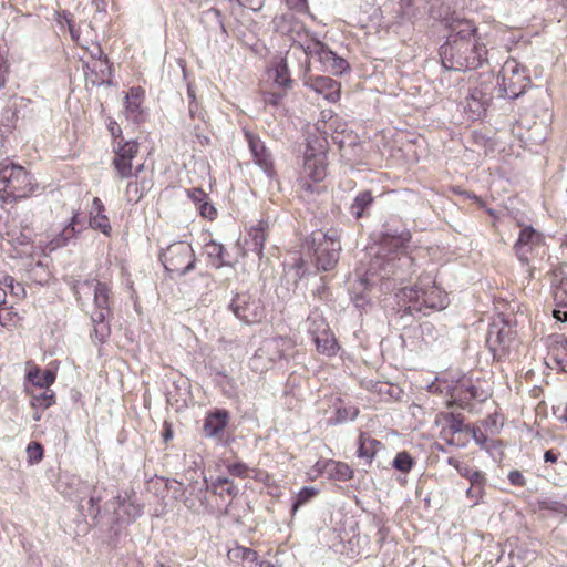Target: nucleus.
Returning a JSON list of instances; mask_svg holds the SVG:
<instances>
[{
    "mask_svg": "<svg viewBox=\"0 0 567 567\" xmlns=\"http://www.w3.org/2000/svg\"><path fill=\"white\" fill-rule=\"evenodd\" d=\"M487 49L476 33L470 20H460L451 24V34L441 47L440 56L446 70H474L486 61Z\"/></svg>",
    "mask_w": 567,
    "mask_h": 567,
    "instance_id": "1",
    "label": "nucleus"
},
{
    "mask_svg": "<svg viewBox=\"0 0 567 567\" xmlns=\"http://www.w3.org/2000/svg\"><path fill=\"white\" fill-rule=\"evenodd\" d=\"M411 239V233L406 229L402 231H391L386 230L383 234V247L382 250L389 249L391 251V256H386L377 252L375 258L372 260L369 271L372 274H379L382 279L389 278L390 276H398L399 279H402V276L405 271H409L412 268L413 259L406 251V244Z\"/></svg>",
    "mask_w": 567,
    "mask_h": 567,
    "instance_id": "2",
    "label": "nucleus"
},
{
    "mask_svg": "<svg viewBox=\"0 0 567 567\" xmlns=\"http://www.w3.org/2000/svg\"><path fill=\"white\" fill-rule=\"evenodd\" d=\"M35 184L21 165L6 158L0 162V199L6 203L24 199L32 195Z\"/></svg>",
    "mask_w": 567,
    "mask_h": 567,
    "instance_id": "3",
    "label": "nucleus"
},
{
    "mask_svg": "<svg viewBox=\"0 0 567 567\" xmlns=\"http://www.w3.org/2000/svg\"><path fill=\"white\" fill-rule=\"evenodd\" d=\"M399 298L408 303L410 313L422 312L425 309L443 310L447 306V295L433 280L426 278L420 286L405 287Z\"/></svg>",
    "mask_w": 567,
    "mask_h": 567,
    "instance_id": "4",
    "label": "nucleus"
},
{
    "mask_svg": "<svg viewBox=\"0 0 567 567\" xmlns=\"http://www.w3.org/2000/svg\"><path fill=\"white\" fill-rule=\"evenodd\" d=\"M305 247L313 251L318 269L331 270L339 260L341 250L340 231L330 229L328 231L317 230L305 240Z\"/></svg>",
    "mask_w": 567,
    "mask_h": 567,
    "instance_id": "5",
    "label": "nucleus"
},
{
    "mask_svg": "<svg viewBox=\"0 0 567 567\" xmlns=\"http://www.w3.org/2000/svg\"><path fill=\"white\" fill-rule=\"evenodd\" d=\"M73 291L78 300L93 292L96 310L91 315L92 323L107 322L106 317L110 313V288L106 284L95 279L76 281L73 285Z\"/></svg>",
    "mask_w": 567,
    "mask_h": 567,
    "instance_id": "6",
    "label": "nucleus"
},
{
    "mask_svg": "<svg viewBox=\"0 0 567 567\" xmlns=\"http://www.w3.org/2000/svg\"><path fill=\"white\" fill-rule=\"evenodd\" d=\"M303 172L315 182L322 181L327 175V140L309 135L303 156Z\"/></svg>",
    "mask_w": 567,
    "mask_h": 567,
    "instance_id": "7",
    "label": "nucleus"
},
{
    "mask_svg": "<svg viewBox=\"0 0 567 567\" xmlns=\"http://www.w3.org/2000/svg\"><path fill=\"white\" fill-rule=\"evenodd\" d=\"M498 83L502 96L517 99L525 93L530 85V79L527 71L516 60H507L498 75Z\"/></svg>",
    "mask_w": 567,
    "mask_h": 567,
    "instance_id": "8",
    "label": "nucleus"
},
{
    "mask_svg": "<svg viewBox=\"0 0 567 567\" xmlns=\"http://www.w3.org/2000/svg\"><path fill=\"white\" fill-rule=\"evenodd\" d=\"M161 260L171 274L185 275L195 266V256L190 244L176 241L167 246L161 254Z\"/></svg>",
    "mask_w": 567,
    "mask_h": 567,
    "instance_id": "9",
    "label": "nucleus"
},
{
    "mask_svg": "<svg viewBox=\"0 0 567 567\" xmlns=\"http://www.w3.org/2000/svg\"><path fill=\"white\" fill-rule=\"evenodd\" d=\"M103 508L112 513L113 523H131L143 514V506L137 502L133 491L118 493L112 501L105 502Z\"/></svg>",
    "mask_w": 567,
    "mask_h": 567,
    "instance_id": "10",
    "label": "nucleus"
},
{
    "mask_svg": "<svg viewBox=\"0 0 567 567\" xmlns=\"http://www.w3.org/2000/svg\"><path fill=\"white\" fill-rule=\"evenodd\" d=\"M71 217L68 223L62 227H58L52 230V235L47 237V240H40V246H43V252L45 255L51 254L52 251L65 247L70 245L76 237L83 227L84 224L80 220V214L72 209Z\"/></svg>",
    "mask_w": 567,
    "mask_h": 567,
    "instance_id": "11",
    "label": "nucleus"
},
{
    "mask_svg": "<svg viewBox=\"0 0 567 567\" xmlns=\"http://www.w3.org/2000/svg\"><path fill=\"white\" fill-rule=\"evenodd\" d=\"M229 309L238 320L247 324L258 323L265 318L261 300L247 292L237 293L231 299Z\"/></svg>",
    "mask_w": 567,
    "mask_h": 567,
    "instance_id": "12",
    "label": "nucleus"
},
{
    "mask_svg": "<svg viewBox=\"0 0 567 567\" xmlns=\"http://www.w3.org/2000/svg\"><path fill=\"white\" fill-rule=\"evenodd\" d=\"M306 54L310 59L318 60L323 70L336 75H341L349 69V63L341 56L337 55L324 43L315 41L307 45Z\"/></svg>",
    "mask_w": 567,
    "mask_h": 567,
    "instance_id": "13",
    "label": "nucleus"
},
{
    "mask_svg": "<svg viewBox=\"0 0 567 567\" xmlns=\"http://www.w3.org/2000/svg\"><path fill=\"white\" fill-rule=\"evenodd\" d=\"M293 350V342L288 338L276 337L267 339L256 351L251 364L254 369L260 368V361L266 359L268 362H275L279 359L290 355Z\"/></svg>",
    "mask_w": 567,
    "mask_h": 567,
    "instance_id": "14",
    "label": "nucleus"
},
{
    "mask_svg": "<svg viewBox=\"0 0 567 567\" xmlns=\"http://www.w3.org/2000/svg\"><path fill=\"white\" fill-rule=\"evenodd\" d=\"M137 153L138 143L136 141L117 142L112 162L117 177L131 178L133 176L135 167H133L132 161L137 156Z\"/></svg>",
    "mask_w": 567,
    "mask_h": 567,
    "instance_id": "15",
    "label": "nucleus"
},
{
    "mask_svg": "<svg viewBox=\"0 0 567 567\" xmlns=\"http://www.w3.org/2000/svg\"><path fill=\"white\" fill-rule=\"evenodd\" d=\"M173 483L177 485L174 488V492L176 494L182 495L186 491L189 492V494L185 496V498L183 499V503L190 512L200 513L203 511L209 509L207 498L208 485L206 484V482H193L186 489L183 488V484L181 482L174 480Z\"/></svg>",
    "mask_w": 567,
    "mask_h": 567,
    "instance_id": "16",
    "label": "nucleus"
},
{
    "mask_svg": "<svg viewBox=\"0 0 567 567\" xmlns=\"http://www.w3.org/2000/svg\"><path fill=\"white\" fill-rule=\"evenodd\" d=\"M514 341L511 328L505 324L499 327L496 323L492 324L486 338L489 350L493 352L494 358L497 359L507 354Z\"/></svg>",
    "mask_w": 567,
    "mask_h": 567,
    "instance_id": "17",
    "label": "nucleus"
},
{
    "mask_svg": "<svg viewBox=\"0 0 567 567\" xmlns=\"http://www.w3.org/2000/svg\"><path fill=\"white\" fill-rule=\"evenodd\" d=\"M547 348L546 364L567 373V339L561 334L549 336Z\"/></svg>",
    "mask_w": 567,
    "mask_h": 567,
    "instance_id": "18",
    "label": "nucleus"
},
{
    "mask_svg": "<svg viewBox=\"0 0 567 567\" xmlns=\"http://www.w3.org/2000/svg\"><path fill=\"white\" fill-rule=\"evenodd\" d=\"M144 163H140L135 166L133 176L124 192L125 199L127 203L136 204L138 203L153 187V182L151 178L145 176L140 177V174L144 171Z\"/></svg>",
    "mask_w": 567,
    "mask_h": 567,
    "instance_id": "19",
    "label": "nucleus"
},
{
    "mask_svg": "<svg viewBox=\"0 0 567 567\" xmlns=\"http://www.w3.org/2000/svg\"><path fill=\"white\" fill-rule=\"evenodd\" d=\"M246 136L256 164L265 172L268 177H274L275 169L272 156L266 148L264 142L250 133H246Z\"/></svg>",
    "mask_w": 567,
    "mask_h": 567,
    "instance_id": "20",
    "label": "nucleus"
},
{
    "mask_svg": "<svg viewBox=\"0 0 567 567\" xmlns=\"http://www.w3.org/2000/svg\"><path fill=\"white\" fill-rule=\"evenodd\" d=\"M491 101V94L482 87H473L465 97L464 111L472 121L480 118L486 111Z\"/></svg>",
    "mask_w": 567,
    "mask_h": 567,
    "instance_id": "21",
    "label": "nucleus"
},
{
    "mask_svg": "<svg viewBox=\"0 0 567 567\" xmlns=\"http://www.w3.org/2000/svg\"><path fill=\"white\" fill-rule=\"evenodd\" d=\"M332 141L338 144L341 156L347 161L352 162L359 155L361 146L358 136L352 131H348L346 126L332 133Z\"/></svg>",
    "mask_w": 567,
    "mask_h": 567,
    "instance_id": "22",
    "label": "nucleus"
},
{
    "mask_svg": "<svg viewBox=\"0 0 567 567\" xmlns=\"http://www.w3.org/2000/svg\"><path fill=\"white\" fill-rule=\"evenodd\" d=\"M543 240L542 234L537 233L533 227L527 226L524 227L520 233L519 237L515 244V250L516 255L519 258V260L523 264L528 262V254L532 252V250L540 245Z\"/></svg>",
    "mask_w": 567,
    "mask_h": 567,
    "instance_id": "23",
    "label": "nucleus"
},
{
    "mask_svg": "<svg viewBox=\"0 0 567 567\" xmlns=\"http://www.w3.org/2000/svg\"><path fill=\"white\" fill-rule=\"evenodd\" d=\"M305 85L322 94L329 102H337L340 97V83L330 76H309Z\"/></svg>",
    "mask_w": 567,
    "mask_h": 567,
    "instance_id": "24",
    "label": "nucleus"
},
{
    "mask_svg": "<svg viewBox=\"0 0 567 567\" xmlns=\"http://www.w3.org/2000/svg\"><path fill=\"white\" fill-rule=\"evenodd\" d=\"M103 486L90 485L86 482L79 481V488L75 492V498L81 503L84 496L89 494V514L96 518L101 514V506L99 505L103 498Z\"/></svg>",
    "mask_w": 567,
    "mask_h": 567,
    "instance_id": "25",
    "label": "nucleus"
},
{
    "mask_svg": "<svg viewBox=\"0 0 567 567\" xmlns=\"http://www.w3.org/2000/svg\"><path fill=\"white\" fill-rule=\"evenodd\" d=\"M144 92L140 87H133L125 97V114L133 122H141L144 118L142 102Z\"/></svg>",
    "mask_w": 567,
    "mask_h": 567,
    "instance_id": "26",
    "label": "nucleus"
},
{
    "mask_svg": "<svg viewBox=\"0 0 567 567\" xmlns=\"http://www.w3.org/2000/svg\"><path fill=\"white\" fill-rule=\"evenodd\" d=\"M228 423V412L218 410L210 413L204 424V433L208 437H214L224 431Z\"/></svg>",
    "mask_w": 567,
    "mask_h": 567,
    "instance_id": "27",
    "label": "nucleus"
},
{
    "mask_svg": "<svg viewBox=\"0 0 567 567\" xmlns=\"http://www.w3.org/2000/svg\"><path fill=\"white\" fill-rule=\"evenodd\" d=\"M312 340L316 343L318 352L321 354L332 357L339 351V344L330 329L312 338Z\"/></svg>",
    "mask_w": 567,
    "mask_h": 567,
    "instance_id": "28",
    "label": "nucleus"
},
{
    "mask_svg": "<svg viewBox=\"0 0 567 567\" xmlns=\"http://www.w3.org/2000/svg\"><path fill=\"white\" fill-rule=\"evenodd\" d=\"M266 241V233L265 228L259 225L257 227L250 228L248 233V238L245 240V250L255 252L258 256H261L264 245Z\"/></svg>",
    "mask_w": 567,
    "mask_h": 567,
    "instance_id": "29",
    "label": "nucleus"
},
{
    "mask_svg": "<svg viewBox=\"0 0 567 567\" xmlns=\"http://www.w3.org/2000/svg\"><path fill=\"white\" fill-rule=\"evenodd\" d=\"M324 467L326 472L333 480L347 482L353 477V470L347 463L330 460L326 463Z\"/></svg>",
    "mask_w": 567,
    "mask_h": 567,
    "instance_id": "30",
    "label": "nucleus"
},
{
    "mask_svg": "<svg viewBox=\"0 0 567 567\" xmlns=\"http://www.w3.org/2000/svg\"><path fill=\"white\" fill-rule=\"evenodd\" d=\"M381 447V442L371 436L361 433L359 436L358 457L371 462L377 451Z\"/></svg>",
    "mask_w": 567,
    "mask_h": 567,
    "instance_id": "31",
    "label": "nucleus"
},
{
    "mask_svg": "<svg viewBox=\"0 0 567 567\" xmlns=\"http://www.w3.org/2000/svg\"><path fill=\"white\" fill-rule=\"evenodd\" d=\"M99 59H96L92 64V72L96 74V80H93L94 84H102L104 82H109V78L111 75V65L106 55L103 54L101 49H97Z\"/></svg>",
    "mask_w": 567,
    "mask_h": 567,
    "instance_id": "32",
    "label": "nucleus"
},
{
    "mask_svg": "<svg viewBox=\"0 0 567 567\" xmlns=\"http://www.w3.org/2000/svg\"><path fill=\"white\" fill-rule=\"evenodd\" d=\"M373 196L370 190L360 192L353 199L350 206V213L353 217L361 218L364 216L365 210L372 205Z\"/></svg>",
    "mask_w": 567,
    "mask_h": 567,
    "instance_id": "33",
    "label": "nucleus"
},
{
    "mask_svg": "<svg viewBox=\"0 0 567 567\" xmlns=\"http://www.w3.org/2000/svg\"><path fill=\"white\" fill-rule=\"evenodd\" d=\"M306 324L307 331L312 338L317 337L318 334H322L324 331L330 329L326 319L317 310L309 315Z\"/></svg>",
    "mask_w": 567,
    "mask_h": 567,
    "instance_id": "34",
    "label": "nucleus"
},
{
    "mask_svg": "<svg viewBox=\"0 0 567 567\" xmlns=\"http://www.w3.org/2000/svg\"><path fill=\"white\" fill-rule=\"evenodd\" d=\"M28 379L33 385L40 389H48L55 380V374L52 371L45 370L41 372L38 368L28 372Z\"/></svg>",
    "mask_w": 567,
    "mask_h": 567,
    "instance_id": "35",
    "label": "nucleus"
},
{
    "mask_svg": "<svg viewBox=\"0 0 567 567\" xmlns=\"http://www.w3.org/2000/svg\"><path fill=\"white\" fill-rule=\"evenodd\" d=\"M358 415H359V409L353 405L338 406L336 409L334 416L328 419L327 422L329 425H337V424L344 423L347 421H353V420H355V417Z\"/></svg>",
    "mask_w": 567,
    "mask_h": 567,
    "instance_id": "36",
    "label": "nucleus"
},
{
    "mask_svg": "<svg viewBox=\"0 0 567 567\" xmlns=\"http://www.w3.org/2000/svg\"><path fill=\"white\" fill-rule=\"evenodd\" d=\"M204 249L214 267L220 268L226 264L224 259L225 248L223 245L209 241L205 245Z\"/></svg>",
    "mask_w": 567,
    "mask_h": 567,
    "instance_id": "37",
    "label": "nucleus"
},
{
    "mask_svg": "<svg viewBox=\"0 0 567 567\" xmlns=\"http://www.w3.org/2000/svg\"><path fill=\"white\" fill-rule=\"evenodd\" d=\"M21 320L22 317L13 306L0 308V326L9 329L14 328Z\"/></svg>",
    "mask_w": 567,
    "mask_h": 567,
    "instance_id": "38",
    "label": "nucleus"
},
{
    "mask_svg": "<svg viewBox=\"0 0 567 567\" xmlns=\"http://www.w3.org/2000/svg\"><path fill=\"white\" fill-rule=\"evenodd\" d=\"M275 83L281 87H289L291 79L286 60H280L274 68Z\"/></svg>",
    "mask_w": 567,
    "mask_h": 567,
    "instance_id": "39",
    "label": "nucleus"
},
{
    "mask_svg": "<svg viewBox=\"0 0 567 567\" xmlns=\"http://www.w3.org/2000/svg\"><path fill=\"white\" fill-rule=\"evenodd\" d=\"M477 396V390L471 384L470 381H462L452 393V398L458 401L472 400L476 399Z\"/></svg>",
    "mask_w": 567,
    "mask_h": 567,
    "instance_id": "40",
    "label": "nucleus"
},
{
    "mask_svg": "<svg viewBox=\"0 0 567 567\" xmlns=\"http://www.w3.org/2000/svg\"><path fill=\"white\" fill-rule=\"evenodd\" d=\"M553 297L557 307L567 309V279H560L554 285Z\"/></svg>",
    "mask_w": 567,
    "mask_h": 567,
    "instance_id": "41",
    "label": "nucleus"
},
{
    "mask_svg": "<svg viewBox=\"0 0 567 567\" xmlns=\"http://www.w3.org/2000/svg\"><path fill=\"white\" fill-rule=\"evenodd\" d=\"M55 402V395L53 391L45 389L42 393L33 395L31 404L35 409L45 410Z\"/></svg>",
    "mask_w": 567,
    "mask_h": 567,
    "instance_id": "42",
    "label": "nucleus"
},
{
    "mask_svg": "<svg viewBox=\"0 0 567 567\" xmlns=\"http://www.w3.org/2000/svg\"><path fill=\"white\" fill-rule=\"evenodd\" d=\"M414 464V460L405 451L398 453L392 463L393 467L402 473H409Z\"/></svg>",
    "mask_w": 567,
    "mask_h": 567,
    "instance_id": "43",
    "label": "nucleus"
},
{
    "mask_svg": "<svg viewBox=\"0 0 567 567\" xmlns=\"http://www.w3.org/2000/svg\"><path fill=\"white\" fill-rule=\"evenodd\" d=\"M317 494V489L313 487H303L295 497L292 505H291V512L295 515L297 511L308 503L315 495Z\"/></svg>",
    "mask_w": 567,
    "mask_h": 567,
    "instance_id": "44",
    "label": "nucleus"
},
{
    "mask_svg": "<svg viewBox=\"0 0 567 567\" xmlns=\"http://www.w3.org/2000/svg\"><path fill=\"white\" fill-rule=\"evenodd\" d=\"M90 226L93 229L102 231L104 235H109L111 231L110 220L106 215L95 214L90 217Z\"/></svg>",
    "mask_w": 567,
    "mask_h": 567,
    "instance_id": "45",
    "label": "nucleus"
},
{
    "mask_svg": "<svg viewBox=\"0 0 567 567\" xmlns=\"http://www.w3.org/2000/svg\"><path fill=\"white\" fill-rule=\"evenodd\" d=\"M1 284L9 289L10 293L17 298H23L25 296V289L20 282H16L11 276H4Z\"/></svg>",
    "mask_w": 567,
    "mask_h": 567,
    "instance_id": "46",
    "label": "nucleus"
},
{
    "mask_svg": "<svg viewBox=\"0 0 567 567\" xmlns=\"http://www.w3.org/2000/svg\"><path fill=\"white\" fill-rule=\"evenodd\" d=\"M111 333L109 322L94 323L91 338L100 343L104 342Z\"/></svg>",
    "mask_w": 567,
    "mask_h": 567,
    "instance_id": "47",
    "label": "nucleus"
},
{
    "mask_svg": "<svg viewBox=\"0 0 567 567\" xmlns=\"http://www.w3.org/2000/svg\"><path fill=\"white\" fill-rule=\"evenodd\" d=\"M226 468L230 475L236 477L245 478L250 476V468L243 462L226 463Z\"/></svg>",
    "mask_w": 567,
    "mask_h": 567,
    "instance_id": "48",
    "label": "nucleus"
},
{
    "mask_svg": "<svg viewBox=\"0 0 567 567\" xmlns=\"http://www.w3.org/2000/svg\"><path fill=\"white\" fill-rule=\"evenodd\" d=\"M202 123H198L194 125L193 133L195 137L197 138L198 143L204 146L209 144V137L205 134L206 131V122L204 120V116L202 114L198 115Z\"/></svg>",
    "mask_w": 567,
    "mask_h": 567,
    "instance_id": "49",
    "label": "nucleus"
},
{
    "mask_svg": "<svg viewBox=\"0 0 567 567\" xmlns=\"http://www.w3.org/2000/svg\"><path fill=\"white\" fill-rule=\"evenodd\" d=\"M27 454L30 463H38L43 457V447L38 442H31L27 446Z\"/></svg>",
    "mask_w": 567,
    "mask_h": 567,
    "instance_id": "50",
    "label": "nucleus"
},
{
    "mask_svg": "<svg viewBox=\"0 0 567 567\" xmlns=\"http://www.w3.org/2000/svg\"><path fill=\"white\" fill-rule=\"evenodd\" d=\"M248 548L243 546H235L230 548L227 553L228 559L234 563L241 564L246 558V553Z\"/></svg>",
    "mask_w": 567,
    "mask_h": 567,
    "instance_id": "51",
    "label": "nucleus"
},
{
    "mask_svg": "<svg viewBox=\"0 0 567 567\" xmlns=\"http://www.w3.org/2000/svg\"><path fill=\"white\" fill-rule=\"evenodd\" d=\"M449 431L452 434L461 433L463 431V419L453 413L449 414Z\"/></svg>",
    "mask_w": 567,
    "mask_h": 567,
    "instance_id": "52",
    "label": "nucleus"
},
{
    "mask_svg": "<svg viewBox=\"0 0 567 567\" xmlns=\"http://www.w3.org/2000/svg\"><path fill=\"white\" fill-rule=\"evenodd\" d=\"M199 214L207 218V219H210L213 220L215 217H216V209L215 207L207 200L205 199L198 207H197Z\"/></svg>",
    "mask_w": 567,
    "mask_h": 567,
    "instance_id": "53",
    "label": "nucleus"
},
{
    "mask_svg": "<svg viewBox=\"0 0 567 567\" xmlns=\"http://www.w3.org/2000/svg\"><path fill=\"white\" fill-rule=\"evenodd\" d=\"M485 485H475L470 486L466 491V495L468 498L474 501V504H478L484 494Z\"/></svg>",
    "mask_w": 567,
    "mask_h": 567,
    "instance_id": "54",
    "label": "nucleus"
},
{
    "mask_svg": "<svg viewBox=\"0 0 567 567\" xmlns=\"http://www.w3.org/2000/svg\"><path fill=\"white\" fill-rule=\"evenodd\" d=\"M262 561L258 559V555L255 550L248 548L246 553V558L241 563L243 567H259Z\"/></svg>",
    "mask_w": 567,
    "mask_h": 567,
    "instance_id": "55",
    "label": "nucleus"
},
{
    "mask_svg": "<svg viewBox=\"0 0 567 567\" xmlns=\"http://www.w3.org/2000/svg\"><path fill=\"white\" fill-rule=\"evenodd\" d=\"M188 197L193 200V203L198 207L205 199H207V194L200 188H193L188 192Z\"/></svg>",
    "mask_w": 567,
    "mask_h": 567,
    "instance_id": "56",
    "label": "nucleus"
},
{
    "mask_svg": "<svg viewBox=\"0 0 567 567\" xmlns=\"http://www.w3.org/2000/svg\"><path fill=\"white\" fill-rule=\"evenodd\" d=\"M467 480L470 481V486L486 484L485 475L481 471L476 470L471 473Z\"/></svg>",
    "mask_w": 567,
    "mask_h": 567,
    "instance_id": "57",
    "label": "nucleus"
},
{
    "mask_svg": "<svg viewBox=\"0 0 567 567\" xmlns=\"http://www.w3.org/2000/svg\"><path fill=\"white\" fill-rule=\"evenodd\" d=\"M508 480L512 485H515V486H524L525 485V478L519 471L509 472Z\"/></svg>",
    "mask_w": 567,
    "mask_h": 567,
    "instance_id": "58",
    "label": "nucleus"
},
{
    "mask_svg": "<svg viewBox=\"0 0 567 567\" xmlns=\"http://www.w3.org/2000/svg\"><path fill=\"white\" fill-rule=\"evenodd\" d=\"M281 99H282V94L272 93V92L266 93L264 96L265 103L274 105V106L279 105Z\"/></svg>",
    "mask_w": 567,
    "mask_h": 567,
    "instance_id": "59",
    "label": "nucleus"
},
{
    "mask_svg": "<svg viewBox=\"0 0 567 567\" xmlns=\"http://www.w3.org/2000/svg\"><path fill=\"white\" fill-rule=\"evenodd\" d=\"M104 212V205L99 197H94L92 200L91 216L95 214H102Z\"/></svg>",
    "mask_w": 567,
    "mask_h": 567,
    "instance_id": "60",
    "label": "nucleus"
},
{
    "mask_svg": "<svg viewBox=\"0 0 567 567\" xmlns=\"http://www.w3.org/2000/svg\"><path fill=\"white\" fill-rule=\"evenodd\" d=\"M472 433H473V439H474V441H475L478 445L484 446V444H485V442H486V440H487L486 435H485L481 430H478V429H477V430H476V429H473V430H472Z\"/></svg>",
    "mask_w": 567,
    "mask_h": 567,
    "instance_id": "61",
    "label": "nucleus"
},
{
    "mask_svg": "<svg viewBox=\"0 0 567 567\" xmlns=\"http://www.w3.org/2000/svg\"><path fill=\"white\" fill-rule=\"evenodd\" d=\"M230 483L231 481L228 477L219 476L212 483V487L214 488V492L217 493L218 487L228 485Z\"/></svg>",
    "mask_w": 567,
    "mask_h": 567,
    "instance_id": "62",
    "label": "nucleus"
},
{
    "mask_svg": "<svg viewBox=\"0 0 567 567\" xmlns=\"http://www.w3.org/2000/svg\"><path fill=\"white\" fill-rule=\"evenodd\" d=\"M553 316L556 320L560 321V322H566L567 321V311L566 310H561V309H555L553 311Z\"/></svg>",
    "mask_w": 567,
    "mask_h": 567,
    "instance_id": "63",
    "label": "nucleus"
},
{
    "mask_svg": "<svg viewBox=\"0 0 567 567\" xmlns=\"http://www.w3.org/2000/svg\"><path fill=\"white\" fill-rule=\"evenodd\" d=\"M457 472L461 476L468 478L473 471L467 464H462L461 466H457Z\"/></svg>",
    "mask_w": 567,
    "mask_h": 567,
    "instance_id": "64",
    "label": "nucleus"
}]
</instances>
